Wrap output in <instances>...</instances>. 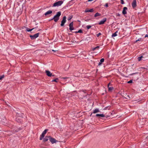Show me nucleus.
I'll use <instances>...</instances> for the list:
<instances>
[{"label": "nucleus", "mask_w": 148, "mask_h": 148, "mask_svg": "<svg viewBox=\"0 0 148 148\" xmlns=\"http://www.w3.org/2000/svg\"><path fill=\"white\" fill-rule=\"evenodd\" d=\"M63 1H59L54 3L53 4V6L55 7L60 6L63 4Z\"/></svg>", "instance_id": "obj_2"}, {"label": "nucleus", "mask_w": 148, "mask_h": 148, "mask_svg": "<svg viewBox=\"0 0 148 148\" xmlns=\"http://www.w3.org/2000/svg\"><path fill=\"white\" fill-rule=\"evenodd\" d=\"M127 8L126 7H124L123 8V10L122 11V13L123 14L125 15L127 13L126 12V10H127Z\"/></svg>", "instance_id": "obj_10"}, {"label": "nucleus", "mask_w": 148, "mask_h": 148, "mask_svg": "<svg viewBox=\"0 0 148 148\" xmlns=\"http://www.w3.org/2000/svg\"><path fill=\"white\" fill-rule=\"evenodd\" d=\"M141 40V38H140L139 39H138L137 40H136V42H137L139 41H140Z\"/></svg>", "instance_id": "obj_34"}, {"label": "nucleus", "mask_w": 148, "mask_h": 148, "mask_svg": "<svg viewBox=\"0 0 148 148\" xmlns=\"http://www.w3.org/2000/svg\"><path fill=\"white\" fill-rule=\"evenodd\" d=\"M121 1V3L122 4H124V3L123 0H120Z\"/></svg>", "instance_id": "obj_32"}, {"label": "nucleus", "mask_w": 148, "mask_h": 148, "mask_svg": "<svg viewBox=\"0 0 148 148\" xmlns=\"http://www.w3.org/2000/svg\"><path fill=\"white\" fill-rule=\"evenodd\" d=\"M52 11H51V10H49L47 11L46 12L45 14V16H47L48 15H49V14H52Z\"/></svg>", "instance_id": "obj_12"}, {"label": "nucleus", "mask_w": 148, "mask_h": 148, "mask_svg": "<svg viewBox=\"0 0 148 148\" xmlns=\"http://www.w3.org/2000/svg\"><path fill=\"white\" fill-rule=\"evenodd\" d=\"M63 79H68V81H69L71 80L70 78L68 77H63L62 78Z\"/></svg>", "instance_id": "obj_19"}, {"label": "nucleus", "mask_w": 148, "mask_h": 148, "mask_svg": "<svg viewBox=\"0 0 148 148\" xmlns=\"http://www.w3.org/2000/svg\"><path fill=\"white\" fill-rule=\"evenodd\" d=\"M107 18H104L103 19L101 20L99 23V25H102L106 21Z\"/></svg>", "instance_id": "obj_6"}, {"label": "nucleus", "mask_w": 148, "mask_h": 148, "mask_svg": "<svg viewBox=\"0 0 148 148\" xmlns=\"http://www.w3.org/2000/svg\"><path fill=\"white\" fill-rule=\"evenodd\" d=\"M49 140V136L46 137L44 139L43 141L44 142H46L48 141V140Z\"/></svg>", "instance_id": "obj_17"}, {"label": "nucleus", "mask_w": 148, "mask_h": 148, "mask_svg": "<svg viewBox=\"0 0 148 148\" xmlns=\"http://www.w3.org/2000/svg\"><path fill=\"white\" fill-rule=\"evenodd\" d=\"M77 33H82V31L81 29L79 30L77 32Z\"/></svg>", "instance_id": "obj_29"}, {"label": "nucleus", "mask_w": 148, "mask_h": 148, "mask_svg": "<svg viewBox=\"0 0 148 148\" xmlns=\"http://www.w3.org/2000/svg\"><path fill=\"white\" fill-rule=\"evenodd\" d=\"M4 75L0 76V80L4 78Z\"/></svg>", "instance_id": "obj_24"}, {"label": "nucleus", "mask_w": 148, "mask_h": 148, "mask_svg": "<svg viewBox=\"0 0 148 148\" xmlns=\"http://www.w3.org/2000/svg\"><path fill=\"white\" fill-rule=\"evenodd\" d=\"M46 75L48 76L51 77L52 76V74L51 72L49 71L46 70L45 71Z\"/></svg>", "instance_id": "obj_9"}, {"label": "nucleus", "mask_w": 148, "mask_h": 148, "mask_svg": "<svg viewBox=\"0 0 148 148\" xmlns=\"http://www.w3.org/2000/svg\"><path fill=\"white\" fill-rule=\"evenodd\" d=\"M91 27V26L90 25H88L86 26V28L88 29H89Z\"/></svg>", "instance_id": "obj_23"}, {"label": "nucleus", "mask_w": 148, "mask_h": 148, "mask_svg": "<svg viewBox=\"0 0 148 148\" xmlns=\"http://www.w3.org/2000/svg\"><path fill=\"white\" fill-rule=\"evenodd\" d=\"M117 16H120V14L119 13H118L117 14Z\"/></svg>", "instance_id": "obj_38"}, {"label": "nucleus", "mask_w": 148, "mask_h": 148, "mask_svg": "<svg viewBox=\"0 0 148 148\" xmlns=\"http://www.w3.org/2000/svg\"><path fill=\"white\" fill-rule=\"evenodd\" d=\"M39 33H38V35H37V36H38H38H39Z\"/></svg>", "instance_id": "obj_41"}, {"label": "nucleus", "mask_w": 148, "mask_h": 148, "mask_svg": "<svg viewBox=\"0 0 148 148\" xmlns=\"http://www.w3.org/2000/svg\"><path fill=\"white\" fill-rule=\"evenodd\" d=\"M93 11V9H91L90 10H88V9H86L85 11V12H92Z\"/></svg>", "instance_id": "obj_14"}, {"label": "nucleus", "mask_w": 148, "mask_h": 148, "mask_svg": "<svg viewBox=\"0 0 148 148\" xmlns=\"http://www.w3.org/2000/svg\"><path fill=\"white\" fill-rule=\"evenodd\" d=\"M118 33L117 31H116L112 35V37H114L117 35V33Z\"/></svg>", "instance_id": "obj_20"}, {"label": "nucleus", "mask_w": 148, "mask_h": 148, "mask_svg": "<svg viewBox=\"0 0 148 148\" xmlns=\"http://www.w3.org/2000/svg\"><path fill=\"white\" fill-rule=\"evenodd\" d=\"M129 98H130L131 96L130 95H127V96Z\"/></svg>", "instance_id": "obj_36"}, {"label": "nucleus", "mask_w": 148, "mask_h": 148, "mask_svg": "<svg viewBox=\"0 0 148 148\" xmlns=\"http://www.w3.org/2000/svg\"><path fill=\"white\" fill-rule=\"evenodd\" d=\"M69 29L71 31H72L74 30V28L73 27V23L72 22L70 23L69 25Z\"/></svg>", "instance_id": "obj_7"}, {"label": "nucleus", "mask_w": 148, "mask_h": 148, "mask_svg": "<svg viewBox=\"0 0 148 148\" xmlns=\"http://www.w3.org/2000/svg\"><path fill=\"white\" fill-rule=\"evenodd\" d=\"M144 113H143L142 112V114H143Z\"/></svg>", "instance_id": "obj_43"}, {"label": "nucleus", "mask_w": 148, "mask_h": 148, "mask_svg": "<svg viewBox=\"0 0 148 148\" xmlns=\"http://www.w3.org/2000/svg\"><path fill=\"white\" fill-rule=\"evenodd\" d=\"M49 140L52 144L56 142V140L54 138H53L49 136Z\"/></svg>", "instance_id": "obj_5"}, {"label": "nucleus", "mask_w": 148, "mask_h": 148, "mask_svg": "<svg viewBox=\"0 0 148 148\" xmlns=\"http://www.w3.org/2000/svg\"><path fill=\"white\" fill-rule=\"evenodd\" d=\"M99 112V109L98 108H96L93 110V113L95 114L96 113Z\"/></svg>", "instance_id": "obj_16"}, {"label": "nucleus", "mask_w": 148, "mask_h": 148, "mask_svg": "<svg viewBox=\"0 0 148 148\" xmlns=\"http://www.w3.org/2000/svg\"><path fill=\"white\" fill-rule=\"evenodd\" d=\"M110 84V83H109L108 84V90L109 91H111L113 89V87H109V85Z\"/></svg>", "instance_id": "obj_18"}, {"label": "nucleus", "mask_w": 148, "mask_h": 148, "mask_svg": "<svg viewBox=\"0 0 148 148\" xmlns=\"http://www.w3.org/2000/svg\"><path fill=\"white\" fill-rule=\"evenodd\" d=\"M104 61V58H102L100 60V61L101 62V63H102V62H103Z\"/></svg>", "instance_id": "obj_28"}, {"label": "nucleus", "mask_w": 148, "mask_h": 148, "mask_svg": "<svg viewBox=\"0 0 148 148\" xmlns=\"http://www.w3.org/2000/svg\"><path fill=\"white\" fill-rule=\"evenodd\" d=\"M72 16H69V17H68V19H67V20L68 21H69L71 19V18H72Z\"/></svg>", "instance_id": "obj_27"}, {"label": "nucleus", "mask_w": 148, "mask_h": 148, "mask_svg": "<svg viewBox=\"0 0 148 148\" xmlns=\"http://www.w3.org/2000/svg\"><path fill=\"white\" fill-rule=\"evenodd\" d=\"M101 15V14L98 12L96 13L94 15L95 17H96Z\"/></svg>", "instance_id": "obj_21"}, {"label": "nucleus", "mask_w": 148, "mask_h": 148, "mask_svg": "<svg viewBox=\"0 0 148 148\" xmlns=\"http://www.w3.org/2000/svg\"><path fill=\"white\" fill-rule=\"evenodd\" d=\"M104 6L106 7H108V3H106L105 4V5H104Z\"/></svg>", "instance_id": "obj_33"}, {"label": "nucleus", "mask_w": 148, "mask_h": 148, "mask_svg": "<svg viewBox=\"0 0 148 148\" xmlns=\"http://www.w3.org/2000/svg\"><path fill=\"white\" fill-rule=\"evenodd\" d=\"M66 21V16H64L62 18V20L61 21V23L60 24V25L62 26H63L64 25V23Z\"/></svg>", "instance_id": "obj_3"}, {"label": "nucleus", "mask_w": 148, "mask_h": 148, "mask_svg": "<svg viewBox=\"0 0 148 148\" xmlns=\"http://www.w3.org/2000/svg\"><path fill=\"white\" fill-rule=\"evenodd\" d=\"M18 118H16V121H17V122H19V121H18Z\"/></svg>", "instance_id": "obj_39"}, {"label": "nucleus", "mask_w": 148, "mask_h": 148, "mask_svg": "<svg viewBox=\"0 0 148 148\" xmlns=\"http://www.w3.org/2000/svg\"><path fill=\"white\" fill-rule=\"evenodd\" d=\"M35 28H33L32 29H29L28 27H26L25 28V30L27 32H30L32 31Z\"/></svg>", "instance_id": "obj_15"}, {"label": "nucleus", "mask_w": 148, "mask_h": 148, "mask_svg": "<svg viewBox=\"0 0 148 148\" xmlns=\"http://www.w3.org/2000/svg\"><path fill=\"white\" fill-rule=\"evenodd\" d=\"M145 37H148V34H146V35H145Z\"/></svg>", "instance_id": "obj_37"}, {"label": "nucleus", "mask_w": 148, "mask_h": 148, "mask_svg": "<svg viewBox=\"0 0 148 148\" xmlns=\"http://www.w3.org/2000/svg\"><path fill=\"white\" fill-rule=\"evenodd\" d=\"M53 19H52V18L51 19H50L49 20L50 21V20H53Z\"/></svg>", "instance_id": "obj_42"}, {"label": "nucleus", "mask_w": 148, "mask_h": 148, "mask_svg": "<svg viewBox=\"0 0 148 148\" xmlns=\"http://www.w3.org/2000/svg\"><path fill=\"white\" fill-rule=\"evenodd\" d=\"M99 48V46H97L93 48L92 49V50L93 51H95L97 49H98Z\"/></svg>", "instance_id": "obj_22"}, {"label": "nucleus", "mask_w": 148, "mask_h": 148, "mask_svg": "<svg viewBox=\"0 0 148 148\" xmlns=\"http://www.w3.org/2000/svg\"><path fill=\"white\" fill-rule=\"evenodd\" d=\"M48 130L47 129H45L42 133V134H41L40 137V140H42L43 138L45 136V134H46L47 131Z\"/></svg>", "instance_id": "obj_4"}, {"label": "nucleus", "mask_w": 148, "mask_h": 148, "mask_svg": "<svg viewBox=\"0 0 148 148\" xmlns=\"http://www.w3.org/2000/svg\"><path fill=\"white\" fill-rule=\"evenodd\" d=\"M58 80V79L57 78H56V79L53 80L52 82H57L58 81H57V80Z\"/></svg>", "instance_id": "obj_26"}, {"label": "nucleus", "mask_w": 148, "mask_h": 148, "mask_svg": "<svg viewBox=\"0 0 148 148\" xmlns=\"http://www.w3.org/2000/svg\"><path fill=\"white\" fill-rule=\"evenodd\" d=\"M101 63H102L100 61V62L98 63V65L99 66L101 65Z\"/></svg>", "instance_id": "obj_35"}, {"label": "nucleus", "mask_w": 148, "mask_h": 148, "mask_svg": "<svg viewBox=\"0 0 148 148\" xmlns=\"http://www.w3.org/2000/svg\"><path fill=\"white\" fill-rule=\"evenodd\" d=\"M96 116L97 117L100 116L102 117H104L105 115L103 114H97Z\"/></svg>", "instance_id": "obj_13"}, {"label": "nucleus", "mask_w": 148, "mask_h": 148, "mask_svg": "<svg viewBox=\"0 0 148 148\" xmlns=\"http://www.w3.org/2000/svg\"><path fill=\"white\" fill-rule=\"evenodd\" d=\"M101 35V33H99L98 34H97V37H98L99 36Z\"/></svg>", "instance_id": "obj_30"}, {"label": "nucleus", "mask_w": 148, "mask_h": 148, "mask_svg": "<svg viewBox=\"0 0 148 148\" xmlns=\"http://www.w3.org/2000/svg\"><path fill=\"white\" fill-rule=\"evenodd\" d=\"M52 51H55V52H56V51H55V50H52Z\"/></svg>", "instance_id": "obj_40"}, {"label": "nucleus", "mask_w": 148, "mask_h": 148, "mask_svg": "<svg viewBox=\"0 0 148 148\" xmlns=\"http://www.w3.org/2000/svg\"><path fill=\"white\" fill-rule=\"evenodd\" d=\"M30 37L32 39H35L37 38V33L36 34L34 35H30Z\"/></svg>", "instance_id": "obj_11"}, {"label": "nucleus", "mask_w": 148, "mask_h": 148, "mask_svg": "<svg viewBox=\"0 0 148 148\" xmlns=\"http://www.w3.org/2000/svg\"><path fill=\"white\" fill-rule=\"evenodd\" d=\"M61 15V12L60 11L57 12L56 14L54 16L52 19H53L55 22H57L59 19V17Z\"/></svg>", "instance_id": "obj_1"}, {"label": "nucleus", "mask_w": 148, "mask_h": 148, "mask_svg": "<svg viewBox=\"0 0 148 148\" xmlns=\"http://www.w3.org/2000/svg\"><path fill=\"white\" fill-rule=\"evenodd\" d=\"M142 57H143V56H141L138 57V61H140V60H141Z\"/></svg>", "instance_id": "obj_25"}, {"label": "nucleus", "mask_w": 148, "mask_h": 148, "mask_svg": "<svg viewBox=\"0 0 148 148\" xmlns=\"http://www.w3.org/2000/svg\"><path fill=\"white\" fill-rule=\"evenodd\" d=\"M132 82V80H130L127 82L128 83H131Z\"/></svg>", "instance_id": "obj_31"}, {"label": "nucleus", "mask_w": 148, "mask_h": 148, "mask_svg": "<svg viewBox=\"0 0 148 148\" xmlns=\"http://www.w3.org/2000/svg\"><path fill=\"white\" fill-rule=\"evenodd\" d=\"M132 6L133 8H135L136 6V0H134L132 4Z\"/></svg>", "instance_id": "obj_8"}]
</instances>
